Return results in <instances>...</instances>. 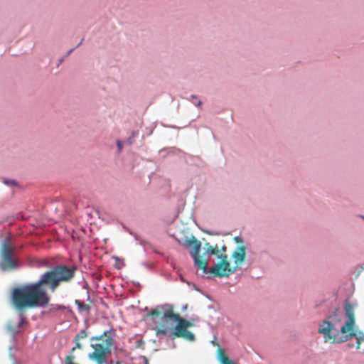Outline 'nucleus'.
<instances>
[{
  "mask_svg": "<svg viewBox=\"0 0 364 364\" xmlns=\"http://www.w3.org/2000/svg\"><path fill=\"white\" fill-rule=\"evenodd\" d=\"M74 266L57 265L44 272L38 281L15 287L11 295L13 306L21 314L28 309L44 307L50 302L46 291L55 292L63 282H68L75 274Z\"/></svg>",
  "mask_w": 364,
  "mask_h": 364,
  "instance_id": "nucleus-1",
  "label": "nucleus"
},
{
  "mask_svg": "<svg viewBox=\"0 0 364 364\" xmlns=\"http://www.w3.org/2000/svg\"><path fill=\"white\" fill-rule=\"evenodd\" d=\"M163 319L164 323L155 328L158 336H165L171 340L182 338L187 341H194L196 334L193 331L194 323L174 313L173 309H168L164 312Z\"/></svg>",
  "mask_w": 364,
  "mask_h": 364,
  "instance_id": "nucleus-2",
  "label": "nucleus"
},
{
  "mask_svg": "<svg viewBox=\"0 0 364 364\" xmlns=\"http://www.w3.org/2000/svg\"><path fill=\"white\" fill-rule=\"evenodd\" d=\"M345 314L348 320L346 323L341 327L340 331L343 333H348L347 337L349 339L355 338L357 341H364V332L358 329H354L355 317L353 305L346 303L345 304Z\"/></svg>",
  "mask_w": 364,
  "mask_h": 364,
  "instance_id": "nucleus-3",
  "label": "nucleus"
},
{
  "mask_svg": "<svg viewBox=\"0 0 364 364\" xmlns=\"http://www.w3.org/2000/svg\"><path fill=\"white\" fill-rule=\"evenodd\" d=\"M113 343H95L92 344L93 351L89 354V358L97 364L106 363L111 354Z\"/></svg>",
  "mask_w": 364,
  "mask_h": 364,
  "instance_id": "nucleus-4",
  "label": "nucleus"
},
{
  "mask_svg": "<svg viewBox=\"0 0 364 364\" xmlns=\"http://www.w3.org/2000/svg\"><path fill=\"white\" fill-rule=\"evenodd\" d=\"M13 249L9 239L4 241L1 250L0 267L2 270H11L16 268L18 264L12 257Z\"/></svg>",
  "mask_w": 364,
  "mask_h": 364,
  "instance_id": "nucleus-5",
  "label": "nucleus"
},
{
  "mask_svg": "<svg viewBox=\"0 0 364 364\" xmlns=\"http://www.w3.org/2000/svg\"><path fill=\"white\" fill-rule=\"evenodd\" d=\"M220 261L213 267L210 268L209 272L212 273L215 277H227L235 272V268H232L228 259V255L220 254L218 255Z\"/></svg>",
  "mask_w": 364,
  "mask_h": 364,
  "instance_id": "nucleus-6",
  "label": "nucleus"
},
{
  "mask_svg": "<svg viewBox=\"0 0 364 364\" xmlns=\"http://www.w3.org/2000/svg\"><path fill=\"white\" fill-rule=\"evenodd\" d=\"M188 244L193 246L191 255L194 260L195 264L198 269H202L204 274H207L208 272V261L206 259H201L199 255L201 248V242L193 236L189 240H188Z\"/></svg>",
  "mask_w": 364,
  "mask_h": 364,
  "instance_id": "nucleus-7",
  "label": "nucleus"
},
{
  "mask_svg": "<svg viewBox=\"0 0 364 364\" xmlns=\"http://www.w3.org/2000/svg\"><path fill=\"white\" fill-rule=\"evenodd\" d=\"M336 316H331L320 325V333L325 335L326 340L333 339V341H335L336 338L338 336L339 330L336 326Z\"/></svg>",
  "mask_w": 364,
  "mask_h": 364,
  "instance_id": "nucleus-8",
  "label": "nucleus"
},
{
  "mask_svg": "<svg viewBox=\"0 0 364 364\" xmlns=\"http://www.w3.org/2000/svg\"><path fill=\"white\" fill-rule=\"evenodd\" d=\"M232 258L235 259L236 266L241 265L245 260L246 248L244 246H240L237 248V250L232 253Z\"/></svg>",
  "mask_w": 364,
  "mask_h": 364,
  "instance_id": "nucleus-9",
  "label": "nucleus"
},
{
  "mask_svg": "<svg viewBox=\"0 0 364 364\" xmlns=\"http://www.w3.org/2000/svg\"><path fill=\"white\" fill-rule=\"evenodd\" d=\"M115 330L111 328L109 330L104 331L100 336L94 337L92 339L102 340L106 342L113 341L115 338Z\"/></svg>",
  "mask_w": 364,
  "mask_h": 364,
  "instance_id": "nucleus-10",
  "label": "nucleus"
},
{
  "mask_svg": "<svg viewBox=\"0 0 364 364\" xmlns=\"http://www.w3.org/2000/svg\"><path fill=\"white\" fill-rule=\"evenodd\" d=\"M164 313L162 314L161 311H160L158 309H151L146 315V318H150L154 323H156L158 318H163ZM162 323H164L165 321L164 319H162Z\"/></svg>",
  "mask_w": 364,
  "mask_h": 364,
  "instance_id": "nucleus-11",
  "label": "nucleus"
},
{
  "mask_svg": "<svg viewBox=\"0 0 364 364\" xmlns=\"http://www.w3.org/2000/svg\"><path fill=\"white\" fill-rule=\"evenodd\" d=\"M218 359L221 364H235L228 358V355L225 353V350L220 347H218Z\"/></svg>",
  "mask_w": 364,
  "mask_h": 364,
  "instance_id": "nucleus-12",
  "label": "nucleus"
},
{
  "mask_svg": "<svg viewBox=\"0 0 364 364\" xmlns=\"http://www.w3.org/2000/svg\"><path fill=\"white\" fill-rule=\"evenodd\" d=\"M207 249L205 252L212 255H215L218 257V255H220L219 254L218 247L216 245L215 247L211 246L209 243H206Z\"/></svg>",
  "mask_w": 364,
  "mask_h": 364,
  "instance_id": "nucleus-13",
  "label": "nucleus"
},
{
  "mask_svg": "<svg viewBox=\"0 0 364 364\" xmlns=\"http://www.w3.org/2000/svg\"><path fill=\"white\" fill-rule=\"evenodd\" d=\"M75 304L77 306L80 311H89L90 309L89 304H86L79 300H75Z\"/></svg>",
  "mask_w": 364,
  "mask_h": 364,
  "instance_id": "nucleus-14",
  "label": "nucleus"
},
{
  "mask_svg": "<svg viewBox=\"0 0 364 364\" xmlns=\"http://www.w3.org/2000/svg\"><path fill=\"white\" fill-rule=\"evenodd\" d=\"M87 337V333L85 331L82 330L75 337L74 341H79L80 339H84Z\"/></svg>",
  "mask_w": 364,
  "mask_h": 364,
  "instance_id": "nucleus-15",
  "label": "nucleus"
},
{
  "mask_svg": "<svg viewBox=\"0 0 364 364\" xmlns=\"http://www.w3.org/2000/svg\"><path fill=\"white\" fill-rule=\"evenodd\" d=\"M117 147H118V150L120 152L122 151V146H123L122 142L121 141L118 140L117 141Z\"/></svg>",
  "mask_w": 364,
  "mask_h": 364,
  "instance_id": "nucleus-16",
  "label": "nucleus"
},
{
  "mask_svg": "<svg viewBox=\"0 0 364 364\" xmlns=\"http://www.w3.org/2000/svg\"><path fill=\"white\" fill-rule=\"evenodd\" d=\"M81 348L80 343H76V346L73 348L72 352H73L76 348Z\"/></svg>",
  "mask_w": 364,
  "mask_h": 364,
  "instance_id": "nucleus-17",
  "label": "nucleus"
},
{
  "mask_svg": "<svg viewBox=\"0 0 364 364\" xmlns=\"http://www.w3.org/2000/svg\"><path fill=\"white\" fill-rule=\"evenodd\" d=\"M8 329L10 332H11L12 333H14L16 332V331L11 327V326L9 325L8 326Z\"/></svg>",
  "mask_w": 364,
  "mask_h": 364,
  "instance_id": "nucleus-18",
  "label": "nucleus"
},
{
  "mask_svg": "<svg viewBox=\"0 0 364 364\" xmlns=\"http://www.w3.org/2000/svg\"><path fill=\"white\" fill-rule=\"evenodd\" d=\"M144 364H149V360L146 357L143 358Z\"/></svg>",
  "mask_w": 364,
  "mask_h": 364,
  "instance_id": "nucleus-19",
  "label": "nucleus"
},
{
  "mask_svg": "<svg viewBox=\"0 0 364 364\" xmlns=\"http://www.w3.org/2000/svg\"><path fill=\"white\" fill-rule=\"evenodd\" d=\"M193 103H194V104H196V105H198H198H200L201 104V101H200V100H198V101H197V103H196V102H193Z\"/></svg>",
  "mask_w": 364,
  "mask_h": 364,
  "instance_id": "nucleus-20",
  "label": "nucleus"
},
{
  "mask_svg": "<svg viewBox=\"0 0 364 364\" xmlns=\"http://www.w3.org/2000/svg\"><path fill=\"white\" fill-rule=\"evenodd\" d=\"M357 343L356 348H357V349H359V348H360V343H361L358 342V343Z\"/></svg>",
  "mask_w": 364,
  "mask_h": 364,
  "instance_id": "nucleus-21",
  "label": "nucleus"
},
{
  "mask_svg": "<svg viewBox=\"0 0 364 364\" xmlns=\"http://www.w3.org/2000/svg\"><path fill=\"white\" fill-rule=\"evenodd\" d=\"M222 250H223V252H225V251H226V247H225V246H223V247H222Z\"/></svg>",
  "mask_w": 364,
  "mask_h": 364,
  "instance_id": "nucleus-22",
  "label": "nucleus"
},
{
  "mask_svg": "<svg viewBox=\"0 0 364 364\" xmlns=\"http://www.w3.org/2000/svg\"><path fill=\"white\" fill-rule=\"evenodd\" d=\"M57 309H64V306H58Z\"/></svg>",
  "mask_w": 364,
  "mask_h": 364,
  "instance_id": "nucleus-23",
  "label": "nucleus"
},
{
  "mask_svg": "<svg viewBox=\"0 0 364 364\" xmlns=\"http://www.w3.org/2000/svg\"><path fill=\"white\" fill-rule=\"evenodd\" d=\"M348 347H352V346H353V343H348Z\"/></svg>",
  "mask_w": 364,
  "mask_h": 364,
  "instance_id": "nucleus-24",
  "label": "nucleus"
},
{
  "mask_svg": "<svg viewBox=\"0 0 364 364\" xmlns=\"http://www.w3.org/2000/svg\"><path fill=\"white\" fill-rule=\"evenodd\" d=\"M192 98L197 100V97L195 95H193Z\"/></svg>",
  "mask_w": 364,
  "mask_h": 364,
  "instance_id": "nucleus-25",
  "label": "nucleus"
},
{
  "mask_svg": "<svg viewBox=\"0 0 364 364\" xmlns=\"http://www.w3.org/2000/svg\"><path fill=\"white\" fill-rule=\"evenodd\" d=\"M143 343H142V342L139 343V346H138L139 347V346H140L141 344H143Z\"/></svg>",
  "mask_w": 364,
  "mask_h": 364,
  "instance_id": "nucleus-26",
  "label": "nucleus"
},
{
  "mask_svg": "<svg viewBox=\"0 0 364 364\" xmlns=\"http://www.w3.org/2000/svg\"><path fill=\"white\" fill-rule=\"evenodd\" d=\"M73 49L70 50V51L68 52V54L72 52Z\"/></svg>",
  "mask_w": 364,
  "mask_h": 364,
  "instance_id": "nucleus-27",
  "label": "nucleus"
},
{
  "mask_svg": "<svg viewBox=\"0 0 364 364\" xmlns=\"http://www.w3.org/2000/svg\"><path fill=\"white\" fill-rule=\"evenodd\" d=\"M213 344H217V345H218V343L213 342Z\"/></svg>",
  "mask_w": 364,
  "mask_h": 364,
  "instance_id": "nucleus-28",
  "label": "nucleus"
},
{
  "mask_svg": "<svg viewBox=\"0 0 364 364\" xmlns=\"http://www.w3.org/2000/svg\"><path fill=\"white\" fill-rule=\"evenodd\" d=\"M363 353H364V350H363Z\"/></svg>",
  "mask_w": 364,
  "mask_h": 364,
  "instance_id": "nucleus-29",
  "label": "nucleus"
}]
</instances>
